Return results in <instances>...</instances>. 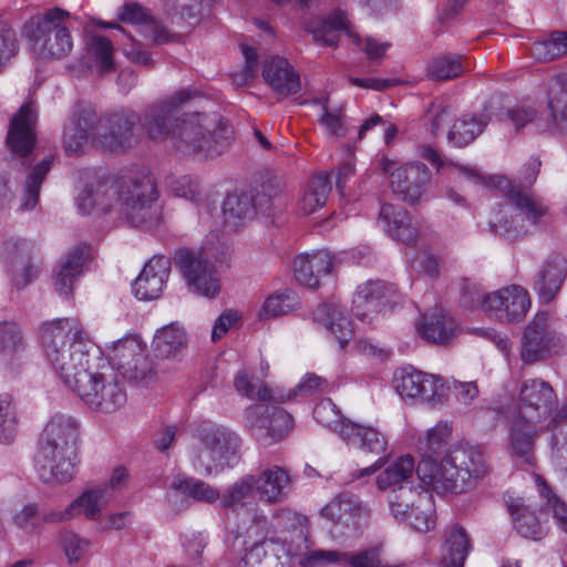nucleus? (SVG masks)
Masks as SVG:
<instances>
[{
  "label": "nucleus",
  "mask_w": 567,
  "mask_h": 567,
  "mask_svg": "<svg viewBox=\"0 0 567 567\" xmlns=\"http://www.w3.org/2000/svg\"><path fill=\"white\" fill-rule=\"evenodd\" d=\"M30 248L27 241L19 238L9 239L3 246V255L9 266L12 282L17 288L24 287L33 277Z\"/></svg>",
  "instance_id": "obj_31"
},
{
  "label": "nucleus",
  "mask_w": 567,
  "mask_h": 567,
  "mask_svg": "<svg viewBox=\"0 0 567 567\" xmlns=\"http://www.w3.org/2000/svg\"><path fill=\"white\" fill-rule=\"evenodd\" d=\"M558 404V395L549 382L530 378L519 386L515 412L533 421L548 423L559 410Z\"/></svg>",
  "instance_id": "obj_13"
},
{
  "label": "nucleus",
  "mask_w": 567,
  "mask_h": 567,
  "mask_svg": "<svg viewBox=\"0 0 567 567\" xmlns=\"http://www.w3.org/2000/svg\"><path fill=\"white\" fill-rule=\"evenodd\" d=\"M171 270V260L155 256L144 266L133 284V292L140 300L157 299L164 289Z\"/></svg>",
  "instance_id": "obj_23"
},
{
  "label": "nucleus",
  "mask_w": 567,
  "mask_h": 567,
  "mask_svg": "<svg viewBox=\"0 0 567 567\" xmlns=\"http://www.w3.org/2000/svg\"><path fill=\"white\" fill-rule=\"evenodd\" d=\"M379 223L393 239L405 245L414 243L419 235V230L413 225L409 213L393 204H383L381 206Z\"/></svg>",
  "instance_id": "obj_30"
},
{
  "label": "nucleus",
  "mask_w": 567,
  "mask_h": 567,
  "mask_svg": "<svg viewBox=\"0 0 567 567\" xmlns=\"http://www.w3.org/2000/svg\"><path fill=\"white\" fill-rule=\"evenodd\" d=\"M221 209L225 224L236 228L255 216V199L247 193H231L224 199Z\"/></svg>",
  "instance_id": "obj_42"
},
{
  "label": "nucleus",
  "mask_w": 567,
  "mask_h": 567,
  "mask_svg": "<svg viewBox=\"0 0 567 567\" xmlns=\"http://www.w3.org/2000/svg\"><path fill=\"white\" fill-rule=\"evenodd\" d=\"M489 471L491 466L478 447H455L441 462H420L417 478L437 492L461 494L474 487Z\"/></svg>",
  "instance_id": "obj_6"
},
{
  "label": "nucleus",
  "mask_w": 567,
  "mask_h": 567,
  "mask_svg": "<svg viewBox=\"0 0 567 567\" xmlns=\"http://www.w3.org/2000/svg\"><path fill=\"white\" fill-rule=\"evenodd\" d=\"M268 411H270L268 406L251 405L244 414L246 426L264 444L282 440L293 425L292 416L285 410L274 408L271 416L266 415Z\"/></svg>",
  "instance_id": "obj_18"
},
{
  "label": "nucleus",
  "mask_w": 567,
  "mask_h": 567,
  "mask_svg": "<svg viewBox=\"0 0 567 567\" xmlns=\"http://www.w3.org/2000/svg\"><path fill=\"white\" fill-rule=\"evenodd\" d=\"M333 269V257L329 250L321 249L312 254L298 255L293 261L296 280L315 289L319 286L320 278L329 275Z\"/></svg>",
  "instance_id": "obj_26"
},
{
  "label": "nucleus",
  "mask_w": 567,
  "mask_h": 567,
  "mask_svg": "<svg viewBox=\"0 0 567 567\" xmlns=\"http://www.w3.org/2000/svg\"><path fill=\"white\" fill-rule=\"evenodd\" d=\"M316 322L322 324L343 349L353 337V329L349 319L337 305H321L313 313Z\"/></svg>",
  "instance_id": "obj_37"
},
{
  "label": "nucleus",
  "mask_w": 567,
  "mask_h": 567,
  "mask_svg": "<svg viewBox=\"0 0 567 567\" xmlns=\"http://www.w3.org/2000/svg\"><path fill=\"white\" fill-rule=\"evenodd\" d=\"M310 31L316 41H322L327 45H334L341 32L352 38L357 44L360 42L359 35L352 32L344 12L340 10L318 21L316 25H311Z\"/></svg>",
  "instance_id": "obj_41"
},
{
  "label": "nucleus",
  "mask_w": 567,
  "mask_h": 567,
  "mask_svg": "<svg viewBox=\"0 0 567 567\" xmlns=\"http://www.w3.org/2000/svg\"><path fill=\"white\" fill-rule=\"evenodd\" d=\"M467 70L461 55L436 56L427 65V75L437 81H447L461 76Z\"/></svg>",
  "instance_id": "obj_53"
},
{
  "label": "nucleus",
  "mask_w": 567,
  "mask_h": 567,
  "mask_svg": "<svg viewBox=\"0 0 567 567\" xmlns=\"http://www.w3.org/2000/svg\"><path fill=\"white\" fill-rule=\"evenodd\" d=\"M346 566L350 567H392L382 558V549L380 546L370 547L357 551L355 554L346 555Z\"/></svg>",
  "instance_id": "obj_62"
},
{
  "label": "nucleus",
  "mask_w": 567,
  "mask_h": 567,
  "mask_svg": "<svg viewBox=\"0 0 567 567\" xmlns=\"http://www.w3.org/2000/svg\"><path fill=\"white\" fill-rule=\"evenodd\" d=\"M89 59L96 65L101 73L114 70L113 44L110 39L101 34L92 35L86 42Z\"/></svg>",
  "instance_id": "obj_51"
},
{
  "label": "nucleus",
  "mask_w": 567,
  "mask_h": 567,
  "mask_svg": "<svg viewBox=\"0 0 567 567\" xmlns=\"http://www.w3.org/2000/svg\"><path fill=\"white\" fill-rule=\"evenodd\" d=\"M110 496L105 488L87 489L70 504L73 517L84 514L89 519H97L102 507L109 502Z\"/></svg>",
  "instance_id": "obj_50"
},
{
  "label": "nucleus",
  "mask_w": 567,
  "mask_h": 567,
  "mask_svg": "<svg viewBox=\"0 0 567 567\" xmlns=\"http://www.w3.org/2000/svg\"><path fill=\"white\" fill-rule=\"evenodd\" d=\"M535 482L544 501L543 507L545 512L553 516L556 525L563 532L567 533V504L551 491L542 476L536 475Z\"/></svg>",
  "instance_id": "obj_54"
},
{
  "label": "nucleus",
  "mask_w": 567,
  "mask_h": 567,
  "mask_svg": "<svg viewBox=\"0 0 567 567\" xmlns=\"http://www.w3.org/2000/svg\"><path fill=\"white\" fill-rule=\"evenodd\" d=\"M109 359L112 368L114 365L123 377L134 381L146 380L153 371L146 346L136 336L114 341L109 348Z\"/></svg>",
  "instance_id": "obj_14"
},
{
  "label": "nucleus",
  "mask_w": 567,
  "mask_h": 567,
  "mask_svg": "<svg viewBox=\"0 0 567 567\" xmlns=\"http://www.w3.org/2000/svg\"><path fill=\"white\" fill-rule=\"evenodd\" d=\"M394 518L408 523L419 532L433 529L436 520L432 494L424 486L419 485V491L414 493L412 501H410L405 515Z\"/></svg>",
  "instance_id": "obj_33"
},
{
  "label": "nucleus",
  "mask_w": 567,
  "mask_h": 567,
  "mask_svg": "<svg viewBox=\"0 0 567 567\" xmlns=\"http://www.w3.org/2000/svg\"><path fill=\"white\" fill-rule=\"evenodd\" d=\"M37 112L31 103L20 107L10 123L7 142L11 151L27 156L35 144Z\"/></svg>",
  "instance_id": "obj_25"
},
{
  "label": "nucleus",
  "mask_w": 567,
  "mask_h": 567,
  "mask_svg": "<svg viewBox=\"0 0 567 567\" xmlns=\"http://www.w3.org/2000/svg\"><path fill=\"white\" fill-rule=\"evenodd\" d=\"M530 53L542 62L567 55V32H554L549 38L534 42Z\"/></svg>",
  "instance_id": "obj_56"
},
{
  "label": "nucleus",
  "mask_w": 567,
  "mask_h": 567,
  "mask_svg": "<svg viewBox=\"0 0 567 567\" xmlns=\"http://www.w3.org/2000/svg\"><path fill=\"white\" fill-rule=\"evenodd\" d=\"M313 416L318 423L337 433L341 439L344 437L342 431L347 425L352 424V421L342 416L331 399L320 401L313 409Z\"/></svg>",
  "instance_id": "obj_55"
},
{
  "label": "nucleus",
  "mask_w": 567,
  "mask_h": 567,
  "mask_svg": "<svg viewBox=\"0 0 567 567\" xmlns=\"http://www.w3.org/2000/svg\"><path fill=\"white\" fill-rule=\"evenodd\" d=\"M70 18V12L55 7L31 17L24 23L22 33L33 58L51 61L70 54L73 49Z\"/></svg>",
  "instance_id": "obj_7"
},
{
  "label": "nucleus",
  "mask_w": 567,
  "mask_h": 567,
  "mask_svg": "<svg viewBox=\"0 0 567 567\" xmlns=\"http://www.w3.org/2000/svg\"><path fill=\"white\" fill-rule=\"evenodd\" d=\"M342 432L344 433L342 440L357 446L363 453L378 456L386 454L388 437L379 429L352 422Z\"/></svg>",
  "instance_id": "obj_34"
},
{
  "label": "nucleus",
  "mask_w": 567,
  "mask_h": 567,
  "mask_svg": "<svg viewBox=\"0 0 567 567\" xmlns=\"http://www.w3.org/2000/svg\"><path fill=\"white\" fill-rule=\"evenodd\" d=\"M83 326L76 318H61L43 324L41 337L45 357L63 383H74L72 360L82 359L85 350H78Z\"/></svg>",
  "instance_id": "obj_8"
},
{
  "label": "nucleus",
  "mask_w": 567,
  "mask_h": 567,
  "mask_svg": "<svg viewBox=\"0 0 567 567\" xmlns=\"http://www.w3.org/2000/svg\"><path fill=\"white\" fill-rule=\"evenodd\" d=\"M445 561L447 567H463L471 550L470 538L465 529L454 525L445 532Z\"/></svg>",
  "instance_id": "obj_44"
},
{
  "label": "nucleus",
  "mask_w": 567,
  "mask_h": 567,
  "mask_svg": "<svg viewBox=\"0 0 567 567\" xmlns=\"http://www.w3.org/2000/svg\"><path fill=\"white\" fill-rule=\"evenodd\" d=\"M331 192V182L327 174L312 176L300 193L298 208L303 215H311L322 208Z\"/></svg>",
  "instance_id": "obj_40"
},
{
  "label": "nucleus",
  "mask_w": 567,
  "mask_h": 567,
  "mask_svg": "<svg viewBox=\"0 0 567 567\" xmlns=\"http://www.w3.org/2000/svg\"><path fill=\"white\" fill-rule=\"evenodd\" d=\"M197 96L183 89L150 104L141 116L142 127L154 141L169 140L174 148L197 159L221 155L228 147L231 130L218 113H185L182 109Z\"/></svg>",
  "instance_id": "obj_1"
},
{
  "label": "nucleus",
  "mask_w": 567,
  "mask_h": 567,
  "mask_svg": "<svg viewBox=\"0 0 567 567\" xmlns=\"http://www.w3.org/2000/svg\"><path fill=\"white\" fill-rule=\"evenodd\" d=\"M115 210L135 226L150 223L157 199L154 182L148 176L133 177L121 183Z\"/></svg>",
  "instance_id": "obj_12"
},
{
  "label": "nucleus",
  "mask_w": 567,
  "mask_h": 567,
  "mask_svg": "<svg viewBox=\"0 0 567 567\" xmlns=\"http://www.w3.org/2000/svg\"><path fill=\"white\" fill-rule=\"evenodd\" d=\"M453 424L450 421H440L419 436L416 449L422 456L421 462L426 460L437 462L436 456L446 451L451 442Z\"/></svg>",
  "instance_id": "obj_38"
},
{
  "label": "nucleus",
  "mask_w": 567,
  "mask_h": 567,
  "mask_svg": "<svg viewBox=\"0 0 567 567\" xmlns=\"http://www.w3.org/2000/svg\"><path fill=\"white\" fill-rule=\"evenodd\" d=\"M175 264L195 292L208 298L219 292L217 274L202 252L181 250L175 256Z\"/></svg>",
  "instance_id": "obj_17"
},
{
  "label": "nucleus",
  "mask_w": 567,
  "mask_h": 567,
  "mask_svg": "<svg viewBox=\"0 0 567 567\" xmlns=\"http://www.w3.org/2000/svg\"><path fill=\"white\" fill-rule=\"evenodd\" d=\"M261 75L271 91L279 97H289L301 90L300 74L284 56L274 55L266 59Z\"/></svg>",
  "instance_id": "obj_22"
},
{
  "label": "nucleus",
  "mask_w": 567,
  "mask_h": 567,
  "mask_svg": "<svg viewBox=\"0 0 567 567\" xmlns=\"http://www.w3.org/2000/svg\"><path fill=\"white\" fill-rule=\"evenodd\" d=\"M300 307L298 295L290 290H279L271 293L262 303L258 317L261 320L289 315Z\"/></svg>",
  "instance_id": "obj_49"
},
{
  "label": "nucleus",
  "mask_w": 567,
  "mask_h": 567,
  "mask_svg": "<svg viewBox=\"0 0 567 567\" xmlns=\"http://www.w3.org/2000/svg\"><path fill=\"white\" fill-rule=\"evenodd\" d=\"M488 122L489 116L486 113L466 114L453 124L447 138L455 146H466L484 131Z\"/></svg>",
  "instance_id": "obj_43"
},
{
  "label": "nucleus",
  "mask_w": 567,
  "mask_h": 567,
  "mask_svg": "<svg viewBox=\"0 0 567 567\" xmlns=\"http://www.w3.org/2000/svg\"><path fill=\"white\" fill-rule=\"evenodd\" d=\"M140 122V114L131 109H122L99 118L90 104L79 103L73 107L64 127L65 152L76 154L89 141L105 153L128 150L137 143L134 130Z\"/></svg>",
  "instance_id": "obj_4"
},
{
  "label": "nucleus",
  "mask_w": 567,
  "mask_h": 567,
  "mask_svg": "<svg viewBox=\"0 0 567 567\" xmlns=\"http://www.w3.org/2000/svg\"><path fill=\"white\" fill-rule=\"evenodd\" d=\"M346 555L347 553H341L338 550H311L303 555L301 558V565L305 567H319L331 564L346 566Z\"/></svg>",
  "instance_id": "obj_64"
},
{
  "label": "nucleus",
  "mask_w": 567,
  "mask_h": 567,
  "mask_svg": "<svg viewBox=\"0 0 567 567\" xmlns=\"http://www.w3.org/2000/svg\"><path fill=\"white\" fill-rule=\"evenodd\" d=\"M153 344L159 357H175L186 346L185 331L176 323L167 324L156 331Z\"/></svg>",
  "instance_id": "obj_48"
},
{
  "label": "nucleus",
  "mask_w": 567,
  "mask_h": 567,
  "mask_svg": "<svg viewBox=\"0 0 567 567\" xmlns=\"http://www.w3.org/2000/svg\"><path fill=\"white\" fill-rule=\"evenodd\" d=\"M393 293V288L381 280H369L358 286L352 301L353 315L364 320L372 313H379L389 305Z\"/></svg>",
  "instance_id": "obj_24"
},
{
  "label": "nucleus",
  "mask_w": 567,
  "mask_h": 567,
  "mask_svg": "<svg viewBox=\"0 0 567 567\" xmlns=\"http://www.w3.org/2000/svg\"><path fill=\"white\" fill-rule=\"evenodd\" d=\"M90 257V246L81 245L61 260L53 275L54 288L59 295L68 297L73 292L74 282L82 275Z\"/></svg>",
  "instance_id": "obj_28"
},
{
  "label": "nucleus",
  "mask_w": 567,
  "mask_h": 567,
  "mask_svg": "<svg viewBox=\"0 0 567 567\" xmlns=\"http://www.w3.org/2000/svg\"><path fill=\"white\" fill-rule=\"evenodd\" d=\"M171 487L184 497L197 502L210 504L220 498V493L216 487L193 477L177 475L174 477Z\"/></svg>",
  "instance_id": "obj_45"
},
{
  "label": "nucleus",
  "mask_w": 567,
  "mask_h": 567,
  "mask_svg": "<svg viewBox=\"0 0 567 567\" xmlns=\"http://www.w3.org/2000/svg\"><path fill=\"white\" fill-rule=\"evenodd\" d=\"M291 485L289 473L277 465L268 467L255 476V492L261 502L278 504L286 499Z\"/></svg>",
  "instance_id": "obj_29"
},
{
  "label": "nucleus",
  "mask_w": 567,
  "mask_h": 567,
  "mask_svg": "<svg viewBox=\"0 0 567 567\" xmlns=\"http://www.w3.org/2000/svg\"><path fill=\"white\" fill-rule=\"evenodd\" d=\"M363 507L353 495L340 494L334 497L322 511L323 515L337 523L348 525L361 515Z\"/></svg>",
  "instance_id": "obj_47"
},
{
  "label": "nucleus",
  "mask_w": 567,
  "mask_h": 567,
  "mask_svg": "<svg viewBox=\"0 0 567 567\" xmlns=\"http://www.w3.org/2000/svg\"><path fill=\"white\" fill-rule=\"evenodd\" d=\"M546 103L551 124L567 134V74L555 75L548 81Z\"/></svg>",
  "instance_id": "obj_36"
},
{
  "label": "nucleus",
  "mask_w": 567,
  "mask_h": 567,
  "mask_svg": "<svg viewBox=\"0 0 567 567\" xmlns=\"http://www.w3.org/2000/svg\"><path fill=\"white\" fill-rule=\"evenodd\" d=\"M252 491H255V475L243 476L224 492L220 497V505L224 508L240 505Z\"/></svg>",
  "instance_id": "obj_61"
},
{
  "label": "nucleus",
  "mask_w": 567,
  "mask_h": 567,
  "mask_svg": "<svg viewBox=\"0 0 567 567\" xmlns=\"http://www.w3.org/2000/svg\"><path fill=\"white\" fill-rule=\"evenodd\" d=\"M140 122V114L131 109H122L99 118L90 104L79 103L73 107L64 127L65 152L76 154L89 141L105 153L128 150L137 143L134 130Z\"/></svg>",
  "instance_id": "obj_2"
},
{
  "label": "nucleus",
  "mask_w": 567,
  "mask_h": 567,
  "mask_svg": "<svg viewBox=\"0 0 567 567\" xmlns=\"http://www.w3.org/2000/svg\"><path fill=\"white\" fill-rule=\"evenodd\" d=\"M419 336L433 344H447L456 334V324L442 309L424 313L416 326Z\"/></svg>",
  "instance_id": "obj_32"
},
{
  "label": "nucleus",
  "mask_w": 567,
  "mask_h": 567,
  "mask_svg": "<svg viewBox=\"0 0 567 567\" xmlns=\"http://www.w3.org/2000/svg\"><path fill=\"white\" fill-rule=\"evenodd\" d=\"M555 344V333L548 323L546 312H537L525 328L520 358L524 363L532 364L546 359Z\"/></svg>",
  "instance_id": "obj_21"
},
{
  "label": "nucleus",
  "mask_w": 567,
  "mask_h": 567,
  "mask_svg": "<svg viewBox=\"0 0 567 567\" xmlns=\"http://www.w3.org/2000/svg\"><path fill=\"white\" fill-rule=\"evenodd\" d=\"M567 275V260L560 254H551L543 262L534 281V290L543 302H550L559 291Z\"/></svg>",
  "instance_id": "obj_27"
},
{
  "label": "nucleus",
  "mask_w": 567,
  "mask_h": 567,
  "mask_svg": "<svg viewBox=\"0 0 567 567\" xmlns=\"http://www.w3.org/2000/svg\"><path fill=\"white\" fill-rule=\"evenodd\" d=\"M414 473L417 475L414 457L402 455L377 476L379 489L386 492V502L393 517L405 515L410 501H412L414 493L419 491V486L412 487L409 485V480Z\"/></svg>",
  "instance_id": "obj_11"
},
{
  "label": "nucleus",
  "mask_w": 567,
  "mask_h": 567,
  "mask_svg": "<svg viewBox=\"0 0 567 567\" xmlns=\"http://www.w3.org/2000/svg\"><path fill=\"white\" fill-rule=\"evenodd\" d=\"M52 162L53 157L47 156L34 167H32V169L27 175L20 204L21 210H32L37 206L39 202L41 185L47 174L51 169Z\"/></svg>",
  "instance_id": "obj_46"
},
{
  "label": "nucleus",
  "mask_w": 567,
  "mask_h": 567,
  "mask_svg": "<svg viewBox=\"0 0 567 567\" xmlns=\"http://www.w3.org/2000/svg\"><path fill=\"white\" fill-rule=\"evenodd\" d=\"M85 350L83 352L82 359L72 360L71 373H74L75 379L74 383H64L74 392L83 383L86 374H91L92 371L96 369V365H100L101 362L105 361L102 357L99 347L89 338L87 333L82 329V333L78 339V350Z\"/></svg>",
  "instance_id": "obj_39"
},
{
  "label": "nucleus",
  "mask_w": 567,
  "mask_h": 567,
  "mask_svg": "<svg viewBox=\"0 0 567 567\" xmlns=\"http://www.w3.org/2000/svg\"><path fill=\"white\" fill-rule=\"evenodd\" d=\"M392 165L388 159L382 164L383 171L390 175L392 192L408 204H417L425 195L431 179L429 168L420 162L406 163L393 171Z\"/></svg>",
  "instance_id": "obj_15"
},
{
  "label": "nucleus",
  "mask_w": 567,
  "mask_h": 567,
  "mask_svg": "<svg viewBox=\"0 0 567 567\" xmlns=\"http://www.w3.org/2000/svg\"><path fill=\"white\" fill-rule=\"evenodd\" d=\"M237 392L250 400L260 402L271 401L270 389L262 382H254L245 371H240L234 380Z\"/></svg>",
  "instance_id": "obj_59"
},
{
  "label": "nucleus",
  "mask_w": 567,
  "mask_h": 567,
  "mask_svg": "<svg viewBox=\"0 0 567 567\" xmlns=\"http://www.w3.org/2000/svg\"><path fill=\"white\" fill-rule=\"evenodd\" d=\"M483 301V312L499 322H519L530 308L528 291L518 285H509L487 293Z\"/></svg>",
  "instance_id": "obj_16"
},
{
  "label": "nucleus",
  "mask_w": 567,
  "mask_h": 567,
  "mask_svg": "<svg viewBox=\"0 0 567 567\" xmlns=\"http://www.w3.org/2000/svg\"><path fill=\"white\" fill-rule=\"evenodd\" d=\"M491 230L507 239H515L528 233V228L520 221L518 216L508 215L505 212L497 213L489 220Z\"/></svg>",
  "instance_id": "obj_58"
},
{
  "label": "nucleus",
  "mask_w": 567,
  "mask_h": 567,
  "mask_svg": "<svg viewBox=\"0 0 567 567\" xmlns=\"http://www.w3.org/2000/svg\"><path fill=\"white\" fill-rule=\"evenodd\" d=\"M393 383L402 398H422L429 402L441 398L445 389V382L441 377L417 371L411 367L398 370Z\"/></svg>",
  "instance_id": "obj_20"
},
{
  "label": "nucleus",
  "mask_w": 567,
  "mask_h": 567,
  "mask_svg": "<svg viewBox=\"0 0 567 567\" xmlns=\"http://www.w3.org/2000/svg\"><path fill=\"white\" fill-rule=\"evenodd\" d=\"M540 422L516 412L507 421V449L509 454L522 465L532 466L535 463V443L539 436Z\"/></svg>",
  "instance_id": "obj_19"
},
{
  "label": "nucleus",
  "mask_w": 567,
  "mask_h": 567,
  "mask_svg": "<svg viewBox=\"0 0 567 567\" xmlns=\"http://www.w3.org/2000/svg\"><path fill=\"white\" fill-rule=\"evenodd\" d=\"M199 444L193 450V464L205 475L233 467L238 461L240 437L227 427L204 422L197 430Z\"/></svg>",
  "instance_id": "obj_9"
},
{
  "label": "nucleus",
  "mask_w": 567,
  "mask_h": 567,
  "mask_svg": "<svg viewBox=\"0 0 567 567\" xmlns=\"http://www.w3.org/2000/svg\"><path fill=\"white\" fill-rule=\"evenodd\" d=\"M506 506L512 516L514 528L520 536L533 540L545 537V527L522 497H509L506 501Z\"/></svg>",
  "instance_id": "obj_35"
},
{
  "label": "nucleus",
  "mask_w": 567,
  "mask_h": 567,
  "mask_svg": "<svg viewBox=\"0 0 567 567\" xmlns=\"http://www.w3.org/2000/svg\"><path fill=\"white\" fill-rule=\"evenodd\" d=\"M23 348V338L16 322H0V352L12 354Z\"/></svg>",
  "instance_id": "obj_63"
},
{
  "label": "nucleus",
  "mask_w": 567,
  "mask_h": 567,
  "mask_svg": "<svg viewBox=\"0 0 567 567\" xmlns=\"http://www.w3.org/2000/svg\"><path fill=\"white\" fill-rule=\"evenodd\" d=\"M78 424L71 416L56 414L45 425L34 456L40 480L50 485L70 482L75 473Z\"/></svg>",
  "instance_id": "obj_5"
},
{
  "label": "nucleus",
  "mask_w": 567,
  "mask_h": 567,
  "mask_svg": "<svg viewBox=\"0 0 567 567\" xmlns=\"http://www.w3.org/2000/svg\"><path fill=\"white\" fill-rule=\"evenodd\" d=\"M321 104V115L319 118V123L327 131L329 135L341 137L347 134V127L344 124V113L343 110H330L327 105V100L315 99L311 101H302L300 104Z\"/></svg>",
  "instance_id": "obj_57"
},
{
  "label": "nucleus",
  "mask_w": 567,
  "mask_h": 567,
  "mask_svg": "<svg viewBox=\"0 0 567 567\" xmlns=\"http://www.w3.org/2000/svg\"><path fill=\"white\" fill-rule=\"evenodd\" d=\"M140 122V114L131 109H122L99 118L90 104L79 103L73 107L64 127L65 152L76 154L89 141L105 153L128 150L137 143L134 130Z\"/></svg>",
  "instance_id": "obj_3"
},
{
  "label": "nucleus",
  "mask_w": 567,
  "mask_h": 567,
  "mask_svg": "<svg viewBox=\"0 0 567 567\" xmlns=\"http://www.w3.org/2000/svg\"><path fill=\"white\" fill-rule=\"evenodd\" d=\"M512 205L532 226L542 224L549 215V207L544 200L526 192L514 195V203Z\"/></svg>",
  "instance_id": "obj_52"
},
{
  "label": "nucleus",
  "mask_w": 567,
  "mask_h": 567,
  "mask_svg": "<svg viewBox=\"0 0 567 567\" xmlns=\"http://www.w3.org/2000/svg\"><path fill=\"white\" fill-rule=\"evenodd\" d=\"M75 392L86 405L103 413H112L126 402L124 386L106 360L85 375Z\"/></svg>",
  "instance_id": "obj_10"
},
{
  "label": "nucleus",
  "mask_w": 567,
  "mask_h": 567,
  "mask_svg": "<svg viewBox=\"0 0 567 567\" xmlns=\"http://www.w3.org/2000/svg\"><path fill=\"white\" fill-rule=\"evenodd\" d=\"M17 434V417L9 394L0 395V443L10 444Z\"/></svg>",
  "instance_id": "obj_60"
}]
</instances>
